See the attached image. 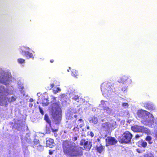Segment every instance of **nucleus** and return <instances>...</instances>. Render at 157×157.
Returning a JSON list of instances; mask_svg holds the SVG:
<instances>
[{
  "instance_id": "nucleus-1",
  "label": "nucleus",
  "mask_w": 157,
  "mask_h": 157,
  "mask_svg": "<svg viewBox=\"0 0 157 157\" xmlns=\"http://www.w3.org/2000/svg\"><path fill=\"white\" fill-rule=\"evenodd\" d=\"M63 149L64 154L70 157H78L82 155V148L67 140L63 142Z\"/></svg>"
},
{
  "instance_id": "nucleus-2",
  "label": "nucleus",
  "mask_w": 157,
  "mask_h": 157,
  "mask_svg": "<svg viewBox=\"0 0 157 157\" xmlns=\"http://www.w3.org/2000/svg\"><path fill=\"white\" fill-rule=\"evenodd\" d=\"M138 116L142 119V123L145 125L151 127L157 125V118L155 119V123L154 118L152 114L147 111L141 109L138 112Z\"/></svg>"
},
{
  "instance_id": "nucleus-3",
  "label": "nucleus",
  "mask_w": 157,
  "mask_h": 157,
  "mask_svg": "<svg viewBox=\"0 0 157 157\" xmlns=\"http://www.w3.org/2000/svg\"><path fill=\"white\" fill-rule=\"evenodd\" d=\"M53 101L52 104V112L54 122L56 124H59L61 119V109L59 108L58 102L54 103Z\"/></svg>"
},
{
  "instance_id": "nucleus-4",
  "label": "nucleus",
  "mask_w": 157,
  "mask_h": 157,
  "mask_svg": "<svg viewBox=\"0 0 157 157\" xmlns=\"http://www.w3.org/2000/svg\"><path fill=\"white\" fill-rule=\"evenodd\" d=\"M12 93V90H10L8 89H5L3 86H0V105H6L7 104V100L5 96Z\"/></svg>"
},
{
  "instance_id": "nucleus-5",
  "label": "nucleus",
  "mask_w": 157,
  "mask_h": 157,
  "mask_svg": "<svg viewBox=\"0 0 157 157\" xmlns=\"http://www.w3.org/2000/svg\"><path fill=\"white\" fill-rule=\"evenodd\" d=\"M113 87H111V84L107 82L103 83L101 85V90L104 96H109L113 93Z\"/></svg>"
},
{
  "instance_id": "nucleus-6",
  "label": "nucleus",
  "mask_w": 157,
  "mask_h": 157,
  "mask_svg": "<svg viewBox=\"0 0 157 157\" xmlns=\"http://www.w3.org/2000/svg\"><path fill=\"white\" fill-rule=\"evenodd\" d=\"M9 82V75L2 69H0V82L7 85Z\"/></svg>"
},
{
  "instance_id": "nucleus-7",
  "label": "nucleus",
  "mask_w": 157,
  "mask_h": 157,
  "mask_svg": "<svg viewBox=\"0 0 157 157\" xmlns=\"http://www.w3.org/2000/svg\"><path fill=\"white\" fill-rule=\"evenodd\" d=\"M132 130L134 132L145 133L148 132V129L145 127L140 125H134L131 127Z\"/></svg>"
},
{
  "instance_id": "nucleus-8",
  "label": "nucleus",
  "mask_w": 157,
  "mask_h": 157,
  "mask_svg": "<svg viewBox=\"0 0 157 157\" xmlns=\"http://www.w3.org/2000/svg\"><path fill=\"white\" fill-rule=\"evenodd\" d=\"M132 135L129 132H125L121 136L122 142L124 143H128L129 142L132 138Z\"/></svg>"
},
{
  "instance_id": "nucleus-9",
  "label": "nucleus",
  "mask_w": 157,
  "mask_h": 157,
  "mask_svg": "<svg viewBox=\"0 0 157 157\" xmlns=\"http://www.w3.org/2000/svg\"><path fill=\"white\" fill-rule=\"evenodd\" d=\"M118 82L120 83L123 84L129 85L132 82L131 79H129L128 77L126 76H124L118 80Z\"/></svg>"
},
{
  "instance_id": "nucleus-10",
  "label": "nucleus",
  "mask_w": 157,
  "mask_h": 157,
  "mask_svg": "<svg viewBox=\"0 0 157 157\" xmlns=\"http://www.w3.org/2000/svg\"><path fill=\"white\" fill-rule=\"evenodd\" d=\"M106 146L115 144L117 142V140L114 137H108L106 140Z\"/></svg>"
},
{
  "instance_id": "nucleus-11",
  "label": "nucleus",
  "mask_w": 157,
  "mask_h": 157,
  "mask_svg": "<svg viewBox=\"0 0 157 157\" xmlns=\"http://www.w3.org/2000/svg\"><path fill=\"white\" fill-rule=\"evenodd\" d=\"M21 49L22 51L21 53L22 55H25L26 57L29 56V58H33V56L32 53L29 52L27 51H25L29 50V48L23 47H21Z\"/></svg>"
},
{
  "instance_id": "nucleus-12",
  "label": "nucleus",
  "mask_w": 157,
  "mask_h": 157,
  "mask_svg": "<svg viewBox=\"0 0 157 157\" xmlns=\"http://www.w3.org/2000/svg\"><path fill=\"white\" fill-rule=\"evenodd\" d=\"M144 106L147 109L150 110H154L156 109L155 105L150 102H146L144 103Z\"/></svg>"
},
{
  "instance_id": "nucleus-13",
  "label": "nucleus",
  "mask_w": 157,
  "mask_h": 157,
  "mask_svg": "<svg viewBox=\"0 0 157 157\" xmlns=\"http://www.w3.org/2000/svg\"><path fill=\"white\" fill-rule=\"evenodd\" d=\"M144 106L147 109L150 110H154L156 109L155 105L150 102H146L144 103Z\"/></svg>"
},
{
  "instance_id": "nucleus-14",
  "label": "nucleus",
  "mask_w": 157,
  "mask_h": 157,
  "mask_svg": "<svg viewBox=\"0 0 157 157\" xmlns=\"http://www.w3.org/2000/svg\"><path fill=\"white\" fill-rule=\"evenodd\" d=\"M80 144L81 145H83L84 148L86 149L87 150H90L91 147L90 142L84 140H81Z\"/></svg>"
},
{
  "instance_id": "nucleus-15",
  "label": "nucleus",
  "mask_w": 157,
  "mask_h": 157,
  "mask_svg": "<svg viewBox=\"0 0 157 157\" xmlns=\"http://www.w3.org/2000/svg\"><path fill=\"white\" fill-rule=\"evenodd\" d=\"M44 98H42V104L43 106H47L49 104V100L48 99V96L46 93H44Z\"/></svg>"
},
{
  "instance_id": "nucleus-16",
  "label": "nucleus",
  "mask_w": 157,
  "mask_h": 157,
  "mask_svg": "<svg viewBox=\"0 0 157 157\" xmlns=\"http://www.w3.org/2000/svg\"><path fill=\"white\" fill-rule=\"evenodd\" d=\"M55 144L54 142V140L51 138L47 139L46 140V146L52 148L55 145Z\"/></svg>"
},
{
  "instance_id": "nucleus-17",
  "label": "nucleus",
  "mask_w": 157,
  "mask_h": 157,
  "mask_svg": "<svg viewBox=\"0 0 157 157\" xmlns=\"http://www.w3.org/2000/svg\"><path fill=\"white\" fill-rule=\"evenodd\" d=\"M89 121L90 123H93L94 124H97L98 121V118L95 116H93L90 117Z\"/></svg>"
},
{
  "instance_id": "nucleus-18",
  "label": "nucleus",
  "mask_w": 157,
  "mask_h": 157,
  "mask_svg": "<svg viewBox=\"0 0 157 157\" xmlns=\"http://www.w3.org/2000/svg\"><path fill=\"white\" fill-rule=\"evenodd\" d=\"M104 147L101 144H98L96 146V150L98 152L101 153L104 150Z\"/></svg>"
},
{
  "instance_id": "nucleus-19",
  "label": "nucleus",
  "mask_w": 157,
  "mask_h": 157,
  "mask_svg": "<svg viewBox=\"0 0 157 157\" xmlns=\"http://www.w3.org/2000/svg\"><path fill=\"white\" fill-rule=\"evenodd\" d=\"M147 143L143 140L140 141L139 142L138 146L140 147H147Z\"/></svg>"
},
{
  "instance_id": "nucleus-20",
  "label": "nucleus",
  "mask_w": 157,
  "mask_h": 157,
  "mask_svg": "<svg viewBox=\"0 0 157 157\" xmlns=\"http://www.w3.org/2000/svg\"><path fill=\"white\" fill-rule=\"evenodd\" d=\"M102 127L107 129L111 128V124L109 123L105 122L102 124Z\"/></svg>"
},
{
  "instance_id": "nucleus-21",
  "label": "nucleus",
  "mask_w": 157,
  "mask_h": 157,
  "mask_svg": "<svg viewBox=\"0 0 157 157\" xmlns=\"http://www.w3.org/2000/svg\"><path fill=\"white\" fill-rule=\"evenodd\" d=\"M108 104V103L107 101H101V103L100 104V106L103 107V109L107 107V105Z\"/></svg>"
},
{
  "instance_id": "nucleus-22",
  "label": "nucleus",
  "mask_w": 157,
  "mask_h": 157,
  "mask_svg": "<svg viewBox=\"0 0 157 157\" xmlns=\"http://www.w3.org/2000/svg\"><path fill=\"white\" fill-rule=\"evenodd\" d=\"M105 112H106L109 114H112L113 113V111L112 109L109 108L108 107H106L104 109Z\"/></svg>"
},
{
  "instance_id": "nucleus-23",
  "label": "nucleus",
  "mask_w": 157,
  "mask_h": 157,
  "mask_svg": "<svg viewBox=\"0 0 157 157\" xmlns=\"http://www.w3.org/2000/svg\"><path fill=\"white\" fill-rule=\"evenodd\" d=\"M75 91V90L73 88L72 86H70L68 89V92L70 94L73 93Z\"/></svg>"
},
{
  "instance_id": "nucleus-24",
  "label": "nucleus",
  "mask_w": 157,
  "mask_h": 157,
  "mask_svg": "<svg viewBox=\"0 0 157 157\" xmlns=\"http://www.w3.org/2000/svg\"><path fill=\"white\" fill-rule=\"evenodd\" d=\"M71 75L72 76L76 77L78 75V71L75 70H73Z\"/></svg>"
},
{
  "instance_id": "nucleus-25",
  "label": "nucleus",
  "mask_w": 157,
  "mask_h": 157,
  "mask_svg": "<svg viewBox=\"0 0 157 157\" xmlns=\"http://www.w3.org/2000/svg\"><path fill=\"white\" fill-rule=\"evenodd\" d=\"M44 118V120L46 121V122L50 124L51 121L48 118V115L47 114H45Z\"/></svg>"
},
{
  "instance_id": "nucleus-26",
  "label": "nucleus",
  "mask_w": 157,
  "mask_h": 157,
  "mask_svg": "<svg viewBox=\"0 0 157 157\" xmlns=\"http://www.w3.org/2000/svg\"><path fill=\"white\" fill-rule=\"evenodd\" d=\"M25 60L21 58H19L17 59V61L18 63L20 64H22L25 63Z\"/></svg>"
},
{
  "instance_id": "nucleus-27",
  "label": "nucleus",
  "mask_w": 157,
  "mask_h": 157,
  "mask_svg": "<svg viewBox=\"0 0 157 157\" xmlns=\"http://www.w3.org/2000/svg\"><path fill=\"white\" fill-rule=\"evenodd\" d=\"M8 101L10 102L15 101L16 98L14 97H12L11 98H8Z\"/></svg>"
},
{
  "instance_id": "nucleus-28",
  "label": "nucleus",
  "mask_w": 157,
  "mask_h": 157,
  "mask_svg": "<svg viewBox=\"0 0 157 157\" xmlns=\"http://www.w3.org/2000/svg\"><path fill=\"white\" fill-rule=\"evenodd\" d=\"M60 98H61V100L62 101H63L66 100H64V99L66 98V96L64 94H63L60 96Z\"/></svg>"
},
{
  "instance_id": "nucleus-29",
  "label": "nucleus",
  "mask_w": 157,
  "mask_h": 157,
  "mask_svg": "<svg viewBox=\"0 0 157 157\" xmlns=\"http://www.w3.org/2000/svg\"><path fill=\"white\" fill-rule=\"evenodd\" d=\"M61 91V89L59 88H57L53 90V93L54 94H56L57 92H60Z\"/></svg>"
},
{
  "instance_id": "nucleus-30",
  "label": "nucleus",
  "mask_w": 157,
  "mask_h": 157,
  "mask_svg": "<svg viewBox=\"0 0 157 157\" xmlns=\"http://www.w3.org/2000/svg\"><path fill=\"white\" fill-rule=\"evenodd\" d=\"M151 139L152 138L150 136H148L146 138V140L147 141H149V144H151L152 143V142H151L150 141L151 140Z\"/></svg>"
},
{
  "instance_id": "nucleus-31",
  "label": "nucleus",
  "mask_w": 157,
  "mask_h": 157,
  "mask_svg": "<svg viewBox=\"0 0 157 157\" xmlns=\"http://www.w3.org/2000/svg\"><path fill=\"white\" fill-rule=\"evenodd\" d=\"M72 98L78 101V97L77 95H75L74 97H72Z\"/></svg>"
},
{
  "instance_id": "nucleus-32",
  "label": "nucleus",
  "mask_w": 157,
  "mask_h": 157,
  "mask_svg": "<svg viewBox=\"0 0 157 157\" xmlns=\"http://www.w3.org/2000/svg\"><path fill=\"white\" fill-rule=\"evenodd\" d=\"M122 106L125 107H127L128 106V104L126 103H124L122 104Z\"/></svg>"
},
{
  "instance_id": "nucleus-33",
  "label": "nucleus",
  "mask_w": 157,
  "mask_h": 157,
  "mask_svg": "<svg viewBox=\"0 0 157 157\" xmlns=\"http://www.w3.org/2000/svg\"><path fill=\"white\" fill-rule=\"evenodd\" d=\"M142 135H139V134H137L135 136V138H139L140 137H141V136H142Z\"/></svg>"
},
{
  "instance_id": "nucleus-34",
  "label": "nucleus",
  "mask_w": 157,
  "mask_h": 157,
  "mask_svg": "<svg viewBox=\"0 0 157 157\" xmlns=\"http://www.w3.org/2000/svg\"><path fill=\"white\" fill-rule=\"evenodd\" d=\"M40 113L43 115L44 114V112L43 110L40 108Z\"/></svg>"
},
{
  "instance_id": "nucleus-35",
  "label": "nucleus",
  "mask_w": 157,
  "mask_h": 157,
  "mask_svg": "<svg viewBox=\"0 0 157 157\" xmlns=\"http://www.w3.org/2000/svg\"><path fill=\"white\" fill-rule=\"evenodd\" d=\"M126 90H127V88H122V90L124 92H125Z\"/></svg>"
},
{
  "instance_id": "nucleus-36",
  "label": "nucleus",
  "mask_w": 157,
  "mask_h": 157,
  "mask_svg": "<svg viewBox=\"0 0 157 157\" xmlns=\"http://www.w3.org/2000/svg\"><path fill=\"white\" fill-rule=\"evenodd\" d=\"M78 121L80 123H83V121L82 119H80Z\"/></svg>"
},
{
  "instance_id": "nucleus-37",
  "label": "nucleus",
  "mask_w": 157,
  "mask_h": 157,
  "mask_svg": "<svg viewBox=\"0 0 157 157\" xmlns=\"http://www.w3.org/2000/svg\"><path fill=\"white\" fill-rule=\"evenodd\" d=\"M77 138L76 137H74V138L73 139V140L75 141L77 140Z\"/></svg>"
},
{
  "instance_id": "nucleus-38",
  "label": "nucleus",
  "mask_w": 157,
  "mask_h": 157,
  "mask_svg": "<svg viewBox=\"0 0 157 157\" xmlns=\"http://www.w3.org/2000/svg\"><path fill=\"white\" fill-rule=\"evenodd\" d=\"M155 135L157 138V130H156L155 132Z\"/></svg>"
},
{
  "instance_id": "nucleus-39",
  "label": "nucleus",
  "mask_w": 157,
  "mask_h": 157,
  "mask_svg": "<svg viewBox=\"0 0 157 157\" xmlns=\"http://www.w3.org/2000/svg\"><path fill=\"white\" fill-rule=\"evenodd\" d=\"M155 135L157 138V130H156L155 132Z\"/></svg>"
},
{
  "instance_id": "nucleus-40",
  "label": "nucleus",
  "mask_w": 157,
  "mask_h": 157,
  "mask_svg": "<svg viewBox=\"0 0 157 157\" xmlns=\"http://www.w3.org/2000/svg\"><path fill=\"white\" fill-rule=\"evenodd\" d=\"M155 135L157 138V130H156L155 132Z\"/></svg>"
},
{
  "instance_id": "nucleus-41",
  "label": "nucleus",
  "mask_w": 157,
  "mask_h": 157,
  "mask_svg": "<svg viewBox=\"0 0 157 157\" xmlns=\"http://www.w3.org/2000/svg\"><path fill=\"white\" fill-rule=\"evenodd\" d=\"M18 129L19 130H20L22 129V128L21 127H20V126L19 127V126H18Z\"/></svg>"
},
{
  "instance_id": "nucleus-42",
  "label": "nucleus",
  "mask_w": 157,
  "mask_h": 157,
  "mask_svg": "<svg viewBox=\"0 0 157 157\" xmlns=\"http://www.w3.org/2000/svg\"><path fill=\"white\" fill-rule=\"evenodd\" d=\"M52 152L51 151H49V154L50 155H51L52 154Z\"/></svg>"
},
{
  "instance_id": "nucleus-43",
  "label": "nucleus",
  "mask_w": 157,
  "mask_h": 157,
  "mask_svg": "<svg viewBox=\"0 0 157 157\" xmlns=\"http://www.w3.org/2000/svg\"><path fill=\"white\" fill-rule=\"evenodd\" d=\"M54 86V84L53 83H52L51 84V88H52Z\"/></svg>"
},
{
  "instance_id": "nucleus-44",
  "label": "nucleus",
  "mask_w": 157,
  "mask_h": 157,
  "mask_svg": "<svg viewBox=\"0 0 157 157\" xmlns=\"http://www.w3.org/2000/svg\"><path fill=\"white\" fill-rule=\"evenodd\" d=\"M90 135L92 136V137H93L94 136V133L92 132H90Z\"/></svg>"
},
{
  "instance_id": "nucleus-45",
  "label": "nucleus",
  "mask_w": 157,
  "mask_h": 157,
  "mask_svg": "<svg viewBox=\"0 0 157 157\" xmlns=\"http://www.w3.org/2000/svg\"><path fill=\"white\" fill-rule=\"evenodd\" d=\"M77 115H76V114H75V115H74V117H75V118H76L77 117Z\"/></svg>"
},
{
  "instance_id": "nucleus-46",
  "label": "nucleus",
  "mask_w": 157,
  "mask_h": 157,
  "mask_svg": "<svg viewBox=\"0 0 157 157\" xmlns=\"http://www.w3.org/2000/svg\"><path fill=\"white\" fill-rule=\"evenodd\" d=\"M83 125V124H81L80 125V127L81 128H82Z\"/></svg>"
},
{
  "instance_id": "nucleus-47",
  "label": "nucleus",
  "mask_w": 157,
  "mask_h": 157,
  "mask_svg": "<svg viewBox=\"0 0 157 157\" xmlns=\"http://www.w3.org/2000/svg\"><path fill=\"white\" fill-rule=\"evenodd\" d=\"M30 101L31 102H32L33 101V99L32 98H31L30 99Z\"/></svg>"
},
{
  "instance_id": "nucleus-48",
  "label": "nucleus",
  "mask_w": 157,
  "mask_h": 157,
  "mask_svg": "<svg viewBox=\"0 0 157 157\" xmlns=\"http://www.w3.org/2000/svg\"><path fill=\"white\" fill-rule=\"evenodd\" d=\"M50 61L51 63H53L54 62V60H51Z\"/></svg>"
},
{
  "instance_id": "nucleus-49",
  "label": "nucleus",
  "mask_w": 157,
  "mask_h": 157,
  "mask_svg": "<svg viewBox=\"0 0 157 157\" xmlns=\"http://www.w3.org/2000/svg\"><path fill=\"white\" fill-rule=\"evenodd\" d=\"M86 128L87 129H89L90 128L88 126H87Z\"/></svg>"
},
{
  "instance_id": "nucleus-50",
  "label": "nucleus",
  "mask_w": 157,
  "mask_h": 157,
  "mask_svg": "<svg viewBox=\"0 0 157 157\" xmlns=\"http://www.w3.org/2000/svg\"><path fill=\"white\" fill-rule=\"evenodd\" d=\"M53 98L54 100H55L56 99V98Z\"/></svg>"
},
{
  "instance_id": "nucleus-51",
  "label": "nucleus",
  "mask_w": 157,
  "mask_h": 157,
  "mask_svg": "<svg viewBox=\"0 0 157 157\" xmlns=\"http://www.w3.org/2000/svg\"><path fill=\"white\" fill-rule=\"evenodd\" d=\"M75 128H76V129H78V128L77 127H76V128H74V129H75Z\"/></svg>"
},
{
  "instance_id": "nucleus-52",
  "label": "nucleus",
  "mask_w": 157,
  "mask_h": 157,
  "mask_svg": "<svg viewBox=\"0 0 157 157\" xmlns=\"http://www.w3.org/2000/svg\"><path fill=\"white\" fill-rule=\"evenodd\" d=\"M39 93H38L37 94V95L38 96V94Z\"/></svg>"
},
{
  "instance_id": "nucleus-53",
  "label": "nucleus",
  "mask_w": 157,
  "mask_h": 157,
  "mask_svg": "<svg viewBox=\"0 0 157 157\" xmlns=\"http://www.w3.org/2000/svg\"><path fill=\"white\" fill-rule=\"evenodd\" d=\"M67 71H69V70H67Z\"/></svg>"
},
{
  "instance_id": "nucleus-54",
  "label": "nucleus",
  "mask_w": 157,
  "mask_h": 157,
  "mask_svg": "<svg viewBox=\"0 0 157 157\" xmlns=\"http://www.w3.org/2000/svg\"><path fill=\"white\" fill-rule=\"evenodd\" d=\"M55 131H57V130H55Z\"/></svg>"
},
{
  "instance_id": "nucleus-55",
  "label": "nucleus",
  "mask_w": 157,
  "mask_h": 157,
  "mask_svg": "<svg viewBox=\"0 0 157 157\" xmlns=\"http://www.w3.org/2000/svg\"><path fill=\"white\" fill-rule=\"evenodd\" d=\"M32 105H32H32H31V107H32Z\"/></svg>"
},
{
  "instance_id": "nucleus-56",
  "label": "nucleus",
  "mask_w": 157,
  "mask_h": 157,
  "mask_svg": "<svg viewBox=\"0 0 157 157\" xmlns=\"http://www.w3.org/2000/svg\"><path fill=\"white\" fill-rule=\"evenodd\" d=\"M37 102V103L38 104V102Z\"/></svg>"
}]
</instances>
